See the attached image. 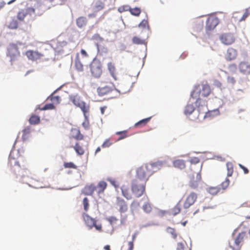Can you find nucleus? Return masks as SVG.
Instances as JSON below:
<instances>
[{
    "mask_svg": "<svg viewBox=\"0 0 250 250\" xmlns=\"http://www.w3.org/2000/svg\"><path fill=\"white\" fill-rule=\"evenodd\" d=\"M211 92L210 86L206 83L196 85L190 94L191 97L196 100L195 104L199 112L202 111L206 113L205 118L210 116L211 112H207V101L203 100L201 98L208 97Z\"/></svg>",
    "mask_w": 250,
    "mask_h": 250,
    "instance_id": "nucleus-1",
    "label": "nucleus"
},
{
    "mask_svg": "<svg viewBox=\"0 0 250 250\" xmlns=\"http://www.w3.org/2000/svg\"><path fill=\"white\" fill-rule=\"evenodd\" d=\"M151 175V171L146 164L141 166L136 170V179L139 180L144 184L146 183Z\"/></svg>",
    "mask_w": 250,
    "mask_h": 250,
    "instance_id": "nucleus-2",
    "label": "nucleus"
},
{
    "mask_svg": "<svg viewBox=\"0 0 250 250\" xmlns=\"http://www.w3.org/2000/svg\"><path fill=\"white\" fill-rule=\"evenodd\" d=\"M69 100L76 106L81 108L84 116L86 117L89 111V105L82 101L80 96L78 95H72L69 97Z\"/></svg>",
    "mask_w": 250,
    "mask_h": 250,
    "instance_id": "nucleus-3",
    "label": "nucleus"
},
{
    "mask_svg": "<svg viewBox=\"0 0 250 250\" xmlns=\"http://www.w3.org/2000/svg\"><path fill=\"white\" fill-rule=\"evenodd\" d=\"M146 165L149 170L151 171L152 175L163 167L170 166L168 160H158L156 162H151Z\"/></svg>",
    "mask_w": 250,
    "mask_h": 250,
    "instance_id": "nucleus-4",
    "label": "nucleus"
},
{
    "mask_svg": "<svg viewBox=\"0 0 250 250\" xmlns=\"http://www.w3.org/2000/svg\"><path fill=\"white\" fill-rule=\"evenodd\" d=\"M90 71L92 76L95 78H99L102 74V65L101 62L97 59H94L90 64Z\"/></svg>",
    "mask_w": 250,
    "mask_h": 250,
    "instance_id": "nucleus-5",
    "label": "nucleus"
},
{
    "mask_svg": "<svg viewBox=\"0 0 250 250\" xmlns=\"http://www.w3.org/2000/svg\"><path fill=\"white\" fill-rule=\"evenodd\" d=\"M145 185L142 183H139L137 179L134 180L132 184V191L133 194L136 197H139L141 196L145 191Z\"/></svg>",
    "mask_w": 250,
    "mask_h": 250,
    "instance_id": "nucleus-6",
    "label": "nucleus"
},
{
    "mask_svg": "<svg viewBox=\"0 0 250 250\" xmlns=\"http://www.w3.org/2000/svg\"><path fill=\"white\" fill-rule=\"evenodd\" d=\"M9 163L11 165L12 171L16 174H17L16 172L17 171L18 173H21V174L22 175H23L22 170H27L26 166L24 163L23 165H21L19 164V162L17 161L13 158L9 157Z\"/></svg>",
    "mask_w": 250,
    "mask_h": 250,
    "instance_id": "nucleus-7",
    "label": "nucleus"
},
{
    "mask_svg": "<svg viewBox=\"0 0 250 250\" xmlns=\"http://www.w3.org/2000/svg\"><path fill=\"white\" fill-rule=\"evenodd\" d=\"M20 55L17 44L11 43L7 48V56L10 58V61L12 62L15 61Z\"/></svg>",
    "mask_w": 250,
    "mask_h": 250,
    "instance_id": "nucleus-8",
    "label": "nucleus"
},
{
    "mask_svg": "<svg viewBox=\"0 0 250 250\" xmlns=\"http://www.w3.org/2000/svg\"><path fill=\"white\" fill-rule=\"evenodd\" d=\"M245 236V232H242L239 233L234 238V243L232 244L229 243V247H231L233 250H240Z\"/></svg>",
    "mask_w": 250,
    "mask_h": 250,
    "instance_id": "nucleus-9",
    "label": "nucleus"
},
{
    "mask_svg": "<svg viewBox=\"0 0 250 250\" xmlns=\"http://www.w3.org/2000/svg\"><path fill=\"white\" fill-rule=\"evenodd\" d=\"M83 218L85 223L89 227L90 229H92L93 227H95V229L99 231H102V224H96V220L94 219L91 217L88 214L84 213L83 214Z\"/></svg>",
    "mask_w": 250,
    "mask_h": 250,
    "instance_id": "nucleus-10",
    "label": "nucleus"
},
{
    "mask_svg": "<svg viewBox=\"0 0 250 250\" xmlns=\"http://www.w3.org/2000/svg\"><path fill=\"white\" fill-rule=\"evenodd\" d=\"M219 23L218 18L214 15L209 16L206 21V28L207 30H213Z\"/></svg>",
    "mask_w": 250,
    "mask_h": 250,
    "instance_id": "nucleus-11",
    "label": "nucleus"
},
{
    "mask_svg": "<svg viewBox=\"0 0 250 250\" xmlns=\"http://www.w3.org/2000/svg\"><path fill=\"white\" fill-rule=\"evenodd\" d=\"M197 198V195L195 192H191L186 198L183 206L185 208H188L193 205Z\"/></svg>",
    "mask_w": 250,
    "mask_h": 250,
    "instance_id": "nucleus-12",
    "label": "nucleus"
},
{
    "mask_svg": "<svg viewBox=\"0 0 250 250\" xmlns=\"http://www.w3.org/2000/svg\"><path fill=\"white\" fill-rule=\"evenodd\" d=\"M250 15V11L249 9L245 10L243 15H242L240 12H235L233 13L232 19L235 22H241L245 21L246 18Z\"/></svg>",
    "mask_w": 250,
    "mask_h": 250,
    "instance_id": "nucleus-13",
    "label": "nucleus"
},
{
    "mask_svg": "<svg viewBox=\"0 0 250 250\" xmlns=\"http://www.w3.org/2000/svg\"><path fill=\"white\" fill-rule=\"evenodd\" d=\"M222 42L226 45H230L234 42L235 38L234 35L231 33H224L220 38Z\"/></svg>",
    "mask_w": 250,
    "mask_h": 250,
    "instance_id": "nucleus-14",
    "label": "nucleus"
},
{
    "mask_svg": "<svg viewBox=\"0 0 250 250\" xmlns=\"http://www.w3.org/2000/svg\"><path fill=\"white\" fill-rule=\"evenodd\" d=\"M107 69L112 78L115 81H117L118 80V73L115 63L113 62H108L107 63Z\"/></svg>",
    "mask_w": 250,
    "mask_h": 250,
    "instance_id": "nucleus-15",
    "label": "nucleus"
},
{
    "mask_svg": "<svg viewBox=\"0 0 250 250\" xmlns=\"http://www.w3.org/2000/svg\"><path fill=\"white\" fill-rule=\"evenodd\" d=\"M114 89L113 85L111 86L106 85L98 87L97 91L99 96H103L110 93Z\"/></svg>",
    "mask_w": 250,
    "mask_h": 250,
    "instance_id": "nucleus-16",
    "label": "nucleus"
},
{
    "mask_svg": "<svg viewBox=\"0 0 250 250\" xmlns=\"http://www.w3.org/2000/svg\"><path fill=\"white\" fill-rule=\"evenodd\" d=\"M239 69L244 75L250 74V63L248 62H241L239 64Z\"/></svg>",
    "mask_w": 250,
    "mask_h": 250,
    "instance_id": "nucleus-17",
    "label": "nucleus"
},
{
    "mask_svg": "<svg viewBox=\"0 0 250 250\" xmlns=\"http://www.w3.org/2000/svg\"><path fill=\"white\" fill-rule=\"evenodd\" d=\"M25 55L27 58L32 61H36L40 59L43 55L38 51L28 50L26 52Z\"/></svg>",
    "mask_w": 250,
    "mask_h": 250,
    "instance_id": "nucleus-18",
    "label": "nucleus"
},
{
    "mask_svg": "<svg viewBox=\"0 0 250 250\" xmlns=\"http://www.w3.org/2000/svg\"><path fill=\"white\" fill-rule=\"evenodd\" d=\"M237 56V51L232 47L229 48L225 54V58L227 61H230L236 58Z\"/></svg>",
    "mask_w": 250,
    "mask_h": 250,
    "instance_id": "nucleus-19",
    "label": "nucleus"
},
{
    "mask_svg": "<svg viewBox=\"0 0 250 250\" xmlns=\"http://www.w3.org/2000/svg\"><path fill=\"white\" fill-rule=\"evenodd\" d=\"M107 187V184L104 181H100L98 185L95 186V191H96L98 195L103 193Z\"/></svg>",
    "mask_w": 250,
    "mask_h": 250,
    "instance_id": "nucleus-20",
    "label": "nucleus"
},
{
    "mask_svg": "<svg viewBox=\"0 0 250 250\" xmlns=\"http://www.w3.org/2000/svg\"><path fill=\"white\" fill-rule=\"evenodd\" d=\"M117 204L119 207V211L120 212H125L127 210V205L123 199L120 197H117Z\"/></svg>",
    "mask_w": 250,
    "mask_h": 250,
    "instance_id": "nucleus-21",
    "label": "nucleus"
},
{
    "mask_svg": "<svg viewBox=\"0 0 250 250\" xmlns=\"http://www.w3.org/2000/svg\"><path fill=\"white\" fill-rule=\"evenodd\" d=\"M76 23L77 26L79 28H82L86 25L87 23V19L85 17L81 16L76 19Z\"/></svg>",
    "mask_w": 250,
    "mask_h": 250,
    "instance_id": "nucleus-22",
    "label": "nucleus"
},
{
    "mask_svg": "<svg viewBox=\"0 0 250 250\" xmlns=\"http://www.w3.org/2000/svg\"><path fill=\"white\" fill-rule=\"evenodd\" d=\"M47 100H50L54 105L59 104L62 100V99L61 96L56 95L55 93L54 92L47 98Z\"/></svg>",
    "mask_w": 250,
    "mask_h": 250,
    "instance_id": "nucleus-23",
    "label": "nucleus"
},
{
    "mask_svg": "<svg viewBox=\"0 0 250 250\" xmlns=\"http://www.w3.org/2000/svg\"><path fill=\"white\" fill-rule=\"evenodd\" d=\"M68 147H73L75 150L77 154L79 155H83L84 153V149L83 146L80 144L79 143H76L75 146L70 145L68 146Z\"/></svg>",
    "mask_w": 250,
    "mask_h": 250,
    "instance_id": "nucleus-24",
    "label": "nucleus"
},
{
    "mask_svg": "<svg viewBox=\"0 0 250 250\" xmlns=\"http://www.w3.org/2000/svg\"><path fill=\"white\" fill-rule=\"evenodd\" d=\"M121 188L122 194L128 200L132 198L131 194L129 191V188L127 186L125 185H123Z\"/></svg>",
    "mask_w": 250,
    "mask_h": 250,
    "instance_id": "nucleus-25",
    "label": "nucleus"
},
{
    "mask_svg": "<svg viewBox=\"0 0 250 250\" xmlns=\"http://www.w3.org/2000/svg\"><path fill=\"white\" fill-rule=\"evenodd\" d=\"M94 191L95 185L94 184L86 186L83 189V192L86 195H92Z\"/></svg>",
    "mask_w": 250,
    "mask_h": 250,
    "instance_id": "nucleus-26",
    "label": "nucleus"
},
{
    "mask_svg": "<svg viewBox=\"0 0 250 250\" xmlns=\"http://www.w3.org/2000/svg\"><path fill=\"white\" fill-rule=\"evenodd\" d=\"M72 137L77 140H81L83 138V135L81 133L80 131L78 128H72L71 129Z\"/></svg>",
    "mask_w": 250,
    "mask_h": 250,
    "instance_id": "nucleus-27",
    "label": "nucleus"
},
{
    "mask_svg": "<svg viewBox=\"0 0 250 250\" xmlns=\"http://www.w3.org/2000/svg\"><path fill=\"white\" fill-rule=\"evenodd\" d=\"M173 166L180 169H184L186 167V162L183 160L177 159L173 162Z\"/></svg>",
    "mask_w": 250,
    "mask_h": 250,
    "instance_id": "nucleus-28",
    "label": "nucleus"
},
{
    "mask_svg": "<svg viewBox=\"0 0 250 250\" xmlns=\"http://www.w3.org/2000/svg\"><path fill=\"white\" fill-rule=\"evenodd\" d=\"M181 205L180 201L178 202L176 205L171 209L170 213L173 216L179 214L181 210Z\"/></svg>",
    "mask_w": 250,
    "mask_h": 250,
    "instance_id": "nucleus-29",
    "label": "nucleus"
},
{
    "mask_svg": "<svg viewBox=\"0 0 250 250\" xmlns=\"http://www.w3.org/2000/svg\"><path fill=\"white\" fill-rule=\"evenodd\" d=\"M75 67L77 70L79 71H83V65L80 62L78 53L76 55V58L75 60Z\"/></svg>",
    "mask_w": 250,
    "mask_h": 250,
    "instance_id": "nucleus-30",
    "label": "nucleus"
},
{
    "mask_svg": "<svg viewBox=\"0 0 250 250\" xmlns=\"http://www.w3.org/2000/svg\"><path fill=\"white\" fill-rule=\"evenodd\" d=\"M201 176L199 172H197V180H196V181H194V180H191L190 182L189 186L193 188H196L197 187V186L198 185V182H199L201 180Z\"/></svg>",
    "mask_w": 250,
    "mask_h": 250,
    "instance_id": "nucleus-31",
    "label": "nucleus"
},
{
    "mask_svg": "<svg viewBox=\"0 0 250 250\" xmlns=\"http://www.w3.org/2000/svg\"><path fill=\"white\" fill-rule=\"evenodd\" d=\"M151 117L144 119L135 124V127H142L146 125L150 121Z\"/></svg>",
    "mask_w": 250,
    "mask_h": 250,
    "instance_id": "nucleus-32",
    "label": "nucleus"
},
{
    "mask_svg": "<svg viewBox=\"0 0 250 250\" xmlns=\"http://www.w3.org/2000/svg\"><path fill=\"white\" fill-rule=\"evenodd\" d=\"M194 107L192 104H187L185 108L184 113L186 115H190L194 110Z\"/></svg>",
    "mask_w": 250,
    "mask_h": 250,
    "instance_id": "nucleus-33",
    "label": "nucleus"
},
{
    "mask_svg": "<svg viewBox=\"0 0 250 250\" xmlns=\"http://www.w3.org/2000/svg\"><path fill=\"white\" fill-rule=\"evenodd\" d=\"M31 129L29 127H27L22 130L23 134L22 139L23 140H27L30 136Z\"/></svg>",
    "mask_w": 250,
    "mask_h": 250,
    "instance_id": "nucleus-34",
    "label": "nucleus"
},
{
    "mask_svg": "<svg viewBox=\"0 0 250 250\" xmlns=\"http://www.w3.org/2000/svg\"><path fill=\"white\" fill-rule=\"evenodd\" d=\"M142 208L143 210L146 213H150L152 209V206L149 202L145 203L143 206Z\"/></svg>",
    "mask_w": 250,
    "mask_h": 250,
    "instance_id": "nucleus-35",
    "label": "nucleus"
},
{
    "mask_svg": "<svg viewBox=\"0 0 250 250\" xmlns=\"http://www.w3.org/2000/svg\"><path fill=\"white\" fill-rule=\"evenodd\" d=\"M30 124L32 125L38 124L40 122V118L38 116L32 115L29 120Z\"/></svg>",
    "mask_w": 250,
    "mask_h": 250,
    "instance_id": "nucleus-36",
    "label": "nucleus"
},
{
    "mask_svg": "<svg viewBox=\"0 0 250 250\" xmlns=\"http://www.w3.org/2000/svg\"><path fill=\"white\" fill-rule=\"evenodd\" d=\"M132 42L136 44H145L146 42L145 40H143L138 37L135 36L132 38Z\"/></svg>",
    "mask_w": 250,
    "mask_h": 250,
    "instance_id": "nucleus-37",
    "label": "nucleus"
},
{
    "mask_svg": "<svg viewBox=\"0 0 250 250\" xmlns=\"http://www.w3.org/2000/svg\"><path fill=\"white\" fill-rule=\"evenodd\" d=\"M221 188L218 187H209L208 188V191L212 195H216L220 191Z\"/></svg>",
    "mask_w": 250,
    "mask_h": 250,
    "instance_id": "nucleus-38",
    "label": "nucleus"
},
{
    "mask_svg": "<svg viewBox=\"0 0 250 250\" xmlns=\"http://www.w3.org/2000/svg\"><path fill=\"white\" fill-rule=\"evenodd\" d=\"M23 10L26 16L28 15L31 16L35 13V9L33 7H28L23 9Z\"/></svg>",
    "mask_w": 250,
    "mask_h": 250,
    "instance_id": "nucleus-39",
    "label": "nucleus"
},
{
    "mask_svg": "<svg viewBox=\"0 0 250 250\" xmlns=\"http://www.w3.org/2000/svg\"><path fill=\"white\" fill-rule=\"evenodd\" d=\"M189 162L190 163V167L191 168H192L193 166H195L196 164L200 163V159L196 157H191L189 160ZM191 170H192V169H191Z\"/></svg>",
    "mask_w": 250,
    "mask_h": 250,
    "instance_id": "nucleus-40",
    "label": "nucleus"
},
{
    "mask_svg": "<svg viewBox=\"0 0 250 250\" xmlns=\"http://www.w3.org/2000/svg\"><path fill=\"white\" fill-rule=\"evenodd\" d=\"M226 165L228 170L227 175L228 177L231 176L233 172V165L231 163H228Z\"/></svg>",
    "mask_w": 250,
    "mask_h": 250,
    "instance_id": "nucleus-41",
    "label": "nucleus"
},
{
    "mask_svg": "<svg viewBox=\"0 0 250 250\" xmlns=\"http://www.w3.org/2000/svg\"><path fill=\"white\" fill-rule=\"evenodd\" d=\"M129 11L132 15L136 16H138L141 12L140 8L138 7L134 8H129Z\"/></svg>",
    "mask_w": 250,
    "mask_h": 250,
    "instance_id": "nucleus-42",
    "label": "nucleus"
},
{
    "mask_svg": "<svg viewBox=\"0 0 250 250\" xmlns=\"http://www.w3.org/2000/svg\"><path fill=\"white\" fill-rule=\"evenodd\" d=\"M55 106L52 103L47 104L42 107H39L40 110H51L55 108Z\"/></svg>",
    "mask_w": 250,
    "mask_h": 250,
    "instance_id": "nucleus-43",
    "label": "nucleus"
},
{
    "mask_svg": "<svg viewBox=\"0 0 250 250\" xmlns=\"http://www.w3.org/2000/svg\"><path fill=\"white\" fill-rule=\"evenodd\" d=\"M137 237V233H134L132 237V240L128 243V250H133L134 248V241Z\"/></svg>",
    "mask_w": 250,
    "mask_h": 250,
    "instance_id": "nucleus-44",
    "label": "nucleus"
},
{
    "mask_svg": "<svg viewBox=\"0 0 250 250\" xmlns=\"http://www.w3.org/2000/svg\"><path fill=\"white\" fill-rule=\"evenodd\" d=\"M26 16L25 15V12L23 10V9H21L18 13L17 15V18L21 21H23L24 19Z\"/></svg>",
    "mask_w": 250,
    "mask_h": 250,
    "instance_id": "nucleus-45",
    "label": "nucleus"
},
{
    "mask_svg": "<svg viewBox=\"0 0 250 250\" xmlns=\"http://www.w3.org/2000/svg\"><path fill=\"white\" fill-rule=\"evenodd\" d=\"M167 232L168 233H169L171 234L172 237L174 239H176V237H177V233L176 232L175 230L174 229L171 228L170 227H168V228H167Z\"/></svg>",
    "mask_w": 250,
    "mask_h": 250,
    "instance_id": "nucleus-46",
    "label": "nucleus"
},
{
    "mask_svg": "<svg viewBox=\"0 0 250 250\" xmlns=\"http://www.w3.org/2000/svg\"><path fill=\"white\" fill-rule=\"evenodd\" d=\"M65 168L76 169L77 166L72 162H65L63 164Z\"/></svg>",
    "mask_w": 250,
    "mask_h": 250,
    "instance_id": "nucleus-47",
    "label": "nucleus"
},
{
    "mask_svg": "<svg viewBox=\"0 0 250 250\" xmlns=\"http://www.w3.org/2000/svg\"><path fill=\"white\" fill-rule=\"evenodd\" d=\"M126 134H127V131L126 130H124V131H123L117 132L116 133V134L117 135H119L120 136L118 140H121V139H124V138L127 137V135Z\"/></svg>",
    "mask_w": 250,
    "mask_h": 250,
    "instance_id": "nucleus-48",
    "label": "nucleus"
},
{
    "mask_svg": "<svg viewBox=\"0 0 250 250\" xmlns=\"http://www.w3.org/2000/svg\"><path fill=\"white\" fill-rule=\"evenodd\" d=\"M229 184V180L228 178H226V180L223 182L221 184V188L223 190L226 189Z\"/></svg>",
    "mask_w": 250,
    "mask_h": 250,
    "instance_id": "nucleus-49",
    "label": "nucleus"
},
{
    "mask_svg": "<svg viewBox=\"0 0 250 250\" xmlns=\"http://www.w3.org/2000/svg\"><path fill=\"white\" fill-rule=\"evenodd\" d=\"M83 208H84V210L85 211H87V210L89 208V200H88V198L86 197H85L83 199Z\"/></svg>",
    "mask_w": 250,
    "mask_h": 250,
    "instance_id": "nucleus-50",
    "label": "nucleus"
},
{
    "mask_svg": "<svg viewBox=\"0 0 250 250\" xmlns=\"http://www.w3.org/2000/svg\"><path fill=\"white\" fill-rule=\"evenodd\" d=\"M113 143L110 141V139H107L105 140V141L103 143L102 145V147L103 148H106L109 147Z\"/></svg>",
    "mask_w": 250,
    "mask_h": 250,
    "instance_id": "nucleus-51",
    "label": "nucleus"
},
{
    "mask_svg": "<svg viewBox=\"0 0 250 250\" xmlns=\"http://www.w3.org/2000/svg\"><path fill=\"white\" fill-rule=\"evenodd\" d=\"M97 48L99 52L106 53L107 52V49L98 43L96 44Z\"/></svg>",
    "mask_w": 250,
    "mask_h": 250,
    "instance_id": "nucleus-52",
    "label": "nucleus"
},
{
    "mask_svg": "<svg viewBox=\"0 0 250 250\" xmlns=\"http://www.w3.org/2000/svg\"><path fill=\"white\" fill-rule=\"evenodd\" d=\"M177 250H188V247H185L184 244L182 243H178L177 244Z\"/></svg>",
    "mask_w": 250,
    "mask_h": 250,
    "instance_id": "nucleus-53",
    "label": "nucleus"
},
{
    "mask_svg": "<svg viewBox=\"0 0 250 250\" xmlns=\"http://www.w3.org/2000/svg\"><path fill=\"white\" fill-rule=\"evenodd\" d=\"M148 26V22L147 20H143L139 24V27H142L143 28H146V27Z\"/></svg>",
    "mask_w": 250,
    "mask_h": 250,
    "instance_id": "nucleus-54",
    "label": "nucleus"
},
{
    "mask_svg": "<svg viewBox=\"0 0 250 250\" xmlns=\"http://www.w3.org/2000/svg\"><path fill=\"white\" fill-rule=\"evenodd\" d=\"M9 26L12 29H16L18 26V23L17 21L13 20L10 23Z\"/></svg>",
    "mask_w": 250,
    "mask_h": 250,
    "instance_id": "nucleus-55",
    "label": "nucleus"
},
{
    "mask_svg": "<svg viewBox=\"0 0 250 250\" xmlns=\"http://www.w3.org/2000/svg\"><path fill=\"white\" fill-rule=\"evenodd\" d=\"M130 7L127 5H123L120 6L118 8V11L120 13H123L124 12L129 10Z\"/></svg>",
    "mask_w": 250,
    "mask_h": 250,
    "instance_id": "nucleus-56",
    "label": "nucleus"
},
{
    "mask_svg": "<svg viewBox=\"0 0 250 250\" xmlns=\"http://www.w3.org/2000/svg\"><path fill=\"white\" fill-rule=\"evenodd\" d=\"M108 180L110 182V183L113 185L115 188H117L119 187L118 184H117V182L113 179H109Z\"/></svg>",
    "mask_w": 250,
    "mask_h": 250,
    "instance_id": "nucleus-57",
    "label": "nucleus"
},
{
    "mask_svg": "<svg viewBox=\"0 0 250 250\" xmlns=\"http://www.w3.org/2000/svg\"><path fill=\"white\" fill-rule=\"evenodd\" d=\"M108 221L110 222L111 224L113 223H115L117 221V219L115 217L111 216L108 218Z\"/></svg>",
    "mask_w": 250,
    "mask_h": 250,
    "instance_id": "nucleus-58",
    "label": "nucleus"
},
{
    "mask_svg": "<svg viewBox=\"0 0 250 250\" xmlns=\"http://www.w3.org/2000/svg\"><path fill=\"white\" fill-rule=\"evenodd\" d=\"M239 167L243 170L245 174H248L249 172L248 169L245 167L244 166H243L242 164H239Z\"/></svg>",
    "mask_w": 250,
    "mask_h": 250,
    "instance_id": "nucleus-59",
    "label": "nucleus"
},
{
    "mask_svg": "<svg viewBox=\"0 0 250 250\" xmlns=\"http://www.w3.org/2000/svg\"><path fill=\"white\" fill-rule=\"evenodd\" d=\"M214 85L218 87H221L222 86V83L217 80H215L214 82Z\"/></svg>",
    "mask_w": 250,
    "mask_h": 250,
    "instance_id": "nucleus-60",
    "label": "nucleus"
},
{
    "mask_svg": "<svg viewBox=\"0 0 250 250\" xmlns=\"http://www.w3.org/2000/svg\"><path fill=\"white\" fill-rule=\"evenodd\" d=\"M93 38L95 39H99L100 41H103V39L102 37H101L99 35H98V34L95 35L93 36Z\"/></svg>",
    "mask_w": 250,
    "mask_h": 250,
    "instance_id": "nucleus-61",
    "label": "nucleus"
},
{
    "mask_svg": "<svg viewBox=\"0 0 250 250\" xmlns=\"http://www.w3.org/2000/svg\"><path fill=\"white\" fill-rule=\"evenodd\" d=\"M81 53L82 55L83 56H84V57H88V56L87 53H86V52L84 49H82L81 50Z\"/></svg>",
    "mask_w": 250,
    "mask_h": 250,
    "instance_id": "nucleus-62",
    "label": "nucleus"
},
{
    "mask_svg": "<svg viewBox=\"0 0 250 250\" xmlns=\"http://www.w3.org/2000/svg\"><path fill=\"white\" fill-rule=\"evenodd\" d=\"M96 9L98 10H100L103 8V6L102 5H96Z\"/></svg>",
    "mask_w": 250,
    "mask_h": 250,
    "instance_id": "nucleus-63",
    "label": "nucleus"
},
{
    "mask_svg": "<svg viewBox=\"0 0 250 250\" xmlns=\"http://www.w3.org/2000/svg\"><path fill=\"white\" fill-rule=\"evenodd\" d=\"M104 249L105 250H110V247L109 245H105L104 247Z\"/></svg>",
    "mask_w": 250,
    "mask_h": 250,
    "instance_id": "nucleus-64",
    "label": "nucleus"
}]
</instances>
